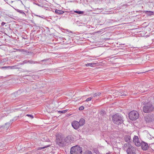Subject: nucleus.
I'll return each instance as SVG.
<instances>
[{
  "label": "nucleus",
  "instance_id": "f704fd0d",
  "mask_svg": "<svg viewBox=\"0 0 154 154\" xmlns=\"http://www.w3.org/2000/svg\"><path fill=\"white\" fill-rule=\"evenodd\" d=\"M36 16H39V17H40V16H38V15H36Z\"/></svg>",
  "mask_w": 154,
  "mask_h": 154
},
{
  "label": "nucleus",
  "instance_id": "423d86ee",
  "mask_svg": "<svg viewBox=\"0 0 154 154\" xmlns=\"http://www.w3.org/2000/svg\"><path fill=\"white\" fill-rule=\"evenodd\" d=\"M139 114L138 112L135 111L131 112L129 114V117L130 119L132 120H136L138 118Z\"/></svg>",
  "mask_w": 154,
  "mask_h": 154
},
{
  "label": "nucleus",
  "instance_id": "cd10ccee",
  "mask_svg": "<svg viewBox=\"0 0 154 154\" xmlns=\"http://www.w3.org/2000/svg\"><path fill=\"white\" fill-rule=\"evenodd\" d=\"M93 98L92 97H90L87 98L85 100L86 101H90Z\"/></svg>",
  "mask_w": 154,
  "mask_h": 154
},
{
  "label": "nucleus",
  "instance_id": "f257e3e1",
  "mask_svg": "<svg viewBox=\"0 0 154 154\" xmlns=\"http://www.w3.org/2000/svg\"><path fill=\"white\" fill-rule=\"evenodd\" d=\"M123 149L126 150L127 154H133L136 153L135 148L129 143H125L124 145Z\"/></svg>",
  "mask_w": 154,
  "mask_h": 154
},
{
  "label": "nucleus",
  "instance_id": "7ed1b4c3",
  "mask_svg": "<svg viewBox=\"0 0 154 154\" xmlns=\"http://www.w3.org/2000/svg\"><path fill=\"white\" fill-rule=\"evenodd\" d=\"M145 106L143 107V111L145 113H149L152 111L154 109V106L150 103L145 104L143 103Z\"/></svg>",
  "mask_w": 154,
  "mask_h": 154
},
{
  "label": "nucleus",
  "instance_id": "9d476101",
  "mask_svg": "<svg viewBox=\"0 0 154 154\" xmlns=\"http://www.w3.org/2000/svg\"><path fill=\"white\" fill-rule=\"evenodd\" d=\"M140 146H141L142 149L143 150H147L149 148L147 143L144 141H142L141 142V145Z\"/></svg>",
  "mask_w": 154,
  "mask_h": 154
},
{
  "label": "nucleus",
  "instance_id": "6ab92c4d",
  "mask_svg": "<svg viewBox=\"0 0 154 154\" xmlns=\"http://www.w3.org/2000/svg\"><path fill=\"white\" fill-rule=\"evenodd\" d=\"M50 146V145H48L47 146H45L44 147H38L37 149V150H41V149H45V148H46L48 147H49Z\"/></svg>",
  "mask_w": 154,
  "mask_h": 154
},
{
  "label": "nucleus",
  "instance_id": "72a5a7b5",
  "mask_svg": "<svg viewBox=\"0 0 154 154\" xmlns=\"http://www.w3.org/2000/svg\"><path fill=\"white\" fill-rule=\"evenodd\" d=\"M45 60H42L41 61H45Z\"/></svg>",
  "mask_w": 154,
  "mask_h": 154
},
{
  "label": "nucleus",
  "instance_id": "f03ea898",
  "mask_svg": "<svg viewBox=\"0 0 154 154\" xmlns=\"http://www.w3.org/2000/svg\"><path fill=\"white\" fill-rule=\"evenodd\" d=\"M56 143L60 146H63L65 145L64 137L62 134H58L56 136Z\"/></svg>",
  "mask_w": 154,
  "mask_h": 154
},
{
  "label": "nucleus",
  "instance_id": "39448f33",
  "mask_svg": "<svg viewBox=\"0 0 154 154\" xmlns=\"http://www.w3.org/2000/svg\"><path fill=\"white\" fill-rule=\"evenodd\" d=\"M112 120L114 123L117 125L121 124L123 122V117L117 114L113 116Z\"/></svg>",
  "mask_w": 154,
  "mask_h": 154
},
{
  "label": "nucleus",
  "instance_id": "2f4dec72",
  "mask_svg": "<svg viewBox=\"0 0 154 154\" xmlns=\"http://www.w3.org/2000/svg\"><path fill=\"white\" fill-rule=\"evenodd\" d=\"M106 154H111V152H109L106 153Z\"/></svg>",
  "mask_w": 154,
  "mask_h": 154
},
{
  "label": "nucleus",
  "instance_id": "bb28decb",
  "mask_svg": "<svg viewBox=\"0 0 154 154\" xmlns=\"http://www.w3.org/2000/svg\"><path fill=\"white\" fill-rule=\"evenodd\" d=\"M38 85L37 84H36L35 85V86H33L32 87V88L34 89H36L37 88H38V87H39L38 86Z\"/></svg>",
  "mask_w": 154,
  "mask_h": 154
},
{
  "label": "nucleus",
  "instance_id": "aec40b11",
  "mask_svg": "<svg viewBox=\"0 0 154 154\" xmlns=\"http://www.w3.org/2000/svg\"><path fill=\"white\" fill-rule=\"evenodd\" d=\"M95 64L96 63H89L86 64L85 66H86L93 67V65Z\"/></svg>",
  "mask_w": 154,
  "mask_h": 154
},
{
  "label": "nucleus",
  "instance_id": "9b49d317",
  "mask_svg": "<svg viewBox=\"0 0 154 154\" xmlns=\"http://www.w3.org/2000/svg\"><path fill=\"white\" fill-rule=\"evenodd\" d=\"M72 127L75 129H78L80 126L78 122L76 121H74L72 123Z\"/></svg>",
  "mask_w": 154,
  "mask_h": 154
},
{
  "label": "nucleus",
  "instance_id": "412c9836",
  "mask_svg": "<svg viewBox=\"0 0 154 154\" xmlns=\"http://www.w3.org/2000/svg\"><path fill=\"white\" fill-rule=\"evenodd\" d=\"M101 93L100 92H98L97 93H95L93 95L94 97H95L97 96H99L100 95Z\"/></svg>",
  "mask_w": 154,
  "mask_h": 154
},
{
  "label": "nucleus",
  "instance_id": "1a4fd4ad",
  "mask_svg": "<svg viewBox=\"0 0 154 154\" xmlns=\"http://www.w3.org/2000/svg\"><path fill=\"white\" fill-rule=\"evenodd\" d=\"M145 121L146 122H152L154 119V116L153 115H149L145 117Z\"/></svg>",
  "mask_w": 154,
  "mask_h": 154
},
{
  "label": "nucleus",
  "instance_id": "a211bd4d",
  "mask_svg": "<svg viewBox=\"0 0 154 154\" xmlns=\"http://www.w3.org/2000/svg\"><path fill=\"white\" fill-rule=\"evenodd\" d=\"M125 91H120L119 92V95L122 96H125L127 95L126 93H125L124 92H125Z\"/></svg>",
  "mask_w": 154,
  "mask_h": 154
},
{
  "label": "nucleus",
  "instance_id": "20e7f679",
  "mask_svg": "<svg viewBox=\"0 0 154 154\" xmlns=\"http://www.w3.org/2000/svg\"><path fill=\"white\" fill-rule=\"evenodd\" d=\"M82 148L78 145L71 147L70 150L71 154H82Z\"/></svg>",
  "mask_w": 154,
  "mask_h": 154
},
{
  "label": "nucleus",
  "instance_id": "4468645a",
  "mask_svg": "<svg viewBox=\"0 0 154 154\" xmlns=\"http://www.w3.org/2000/svg\"><path fill=\"white\" fill-rule=\"evenodd\" d=\"M78 122L79 123L80 126H81L85 124V120L84 119L81 118Z\"/></svg>",
  "mask_w": 154,
  "mask_h": 154
},
{
  "label": "nucleus",
  "instance_id": "473e14b6",
  "mask_svg": "<svg viewBox=\"0 0 154 154\" xmlns=\"http://www.w3.org/2000/svg\"><path fill=\"white\" fill-rule=\"evenodd\" d=\"M25 72H29V71H28V70H25Z\"/></svg>",
  "mask_w": 154,
  "mask_h": 154
},
{
  "label": "nucleus",
  "instance_id": "c85d7f7f",
  "mask_svg": "<svg viewBox=\"0 0 154 154\" xmlns=\"http://www.w3.org/2000/svg\"><path fill=\"white\" fill-rule=\"evenodd\" d=\"M84 109V107L83 106H82L79 107V110H83Z\"/></svg>",
  "mask_w": 154,
  "mask_h": 154
},
{
  "label": "nucleus",
  "instance_id": "5701e85b",
  "mask_svg": "<svg viewBox=\"0 0 154 154\" xmlns=\"http://www.w3.org/2000/svg\"><path fill=\"white\" fill-rule=\"evenodd\" d=\"M146 13L149 15H151L153 14V12L152 11H146Z\"/></svg>",
  "mask_w": 154,
  "mask_h": 154
},
{
  "label": "nucleus",
  "instance_id": "a878e982",
  "mask_svg": "<svg viewBox=\"0 0 154 154\" xmlns=\"http://www.w3.org/2000/svg\"><path fill=\"white\" fill-rule=\"evenodd\" d=\"M26 116L29 117L31 119H32L34 118L33 116L32 115L27 114Z\"/></svg>",
  "mask_w": 154,
  "mask_h": 154
},
{
  "label": "nucleus",
  "instance_id": "6e6552de",
  "mask_svg": "<svg viewBox=\"0 0 154 154\" xmlns=\"http://www.w3.org/2000/svg\"><path fill=\"white\" fill-rule=\"evenodd\" d=\"M39 63L38 62L33 61V60H24L23 62L21 64L23 65L25 64H26V63H29V64H35V63Z\"/></svg>",
  "mask_w": 154,
  "mask_h": 154
},
{
  "label": "nucleus",
  "instance_id": "4be33fe9",
  "mask_svg": "<svg viewBox=\"0 0 154 154\" xmlns=\"http://www.w3.org/2000/svg\"><path fill=\"white\" fill-rule=\"evenodd\" d=\"M68 110V109H66V110H64L63 111H58V112L60 114L65 113Z\"/></svg>",
  "mask_w": 154,
  "mask_h": 154
},
{
  "label": "nucleus",
  "instance_id": "b1692460",
  "mask_svg": "<svg viewBox=\"0 0 154 154\" xmlns=\"http://www.w3.org/2000/svg\"><path fill=\"white\" fill-rule=\"evenodd\" d=\"M74 12L75 13H78L79 14H82L84 13V12L83 11H75Z\"/></svg>",
  "mask_w": 154,
  "mask_h": 154
},
{
  "label": "nucleus",
  "instance_id": "7c9ffc66",
  "mask_svg": "<svg viewBox=\"0 0 154 154\" xmlns=\"http://www.w3.org/2000/svg\"><path fill=\"white\" fill-rule=\"evenodd\" d=\"M151 146H154V143H152L150 144Z\"/></svg>",
  "mask_w": 154,
  "mask_h": 154
},
{
  "label": "nucleus",
  "instance_id": "393cba45",
  "mask_svg": "<svg viewBox=\"0 0 154 154\" xmlns=\"http://www.w3.org/2000/svg\"><path fill=\"white\" fill-rule=\"evenodd\" d=\"M85 154H92L91 151L88 150L85 152Z\"/></svg>",
  "mask_w": 154,
  "mask_h": 154
},
{
  "label": "nucleus",
  "instance_id": "0eeeda50",
  "mask_svg": "<svg viewBox=\"0 0 154 154\" xmlns=\"http://www.w3.org/2000/svg\"><path fill=\"white\" fill-rule=\"evenodd\" d=\"M133 141L135 145L137 146H140L141 145V143L139 140V139L137 136L135 135L134 136L133 138Z\"/></svg>",
  "mask_w": 154,
  "mask_h": 154
},
{
  "label": "nucleus",
  "instance_id": "f8f14e48",
  "mask_svg": "<svg viewBox=\"0 0 154 154\" xmlns=\"http://www.w3.org/2000/svg\"><path fill=\"white\" fill-rule=\"evenodd\" d=\"M64 140L65 145L66 143L68 144L70 143L72 141L71 137H67L65 138H64Z\"/></svg>",
  "mask_w": 154,
  "mask_h": 154
},
{
  "label": "nucleus",
  "instance_id": "ddd939ff",
  "mask_svg": "<svg viewBox=\"0 0 154 154\" xmlns=\"http://www.w3.org/2000/svg\"><path fill=\"white\" fill-rule=\"evenodd\" d=\"M124 139L126 142H128V143H129L131 139V136L129 135H125L124 137Z\"/></svg>",
  "mask_w": 154,
  "mask_h": 154
},
{
  "label": "nucleus",
  "instance_id": "dca6fc26",
  "mask_svg": "<svg viewBox=\"0 0 154 154\" xmlns=\"http://www.w3.org/2000/svg\"><path fill=\"white\" fill-rule=\"evenodd\" d=\"M55 12L56 14H61L64 13V12L63 11L58 10L56 9L55 10Z\"/></svg>",
  "mask_w": 154,
  "mask_h": 154
},
{
  "label": "nucleus",
  "instance_id": "c756f323",
  "mask_svg": "<svg viewBox=\"0 0 154 154\" xmlns=\"http://www.w3.org/2000/svg\"><path fill=\"white\" fill-rule=\"evenodd\" d=\"M5 24V23H4V22H2L1 23V25L2 26H4Z\"/></svg>",
  "mask_w": 154,
  "mask_h": 154
},
{
  "label": "nucleus",
  "instance_id": "2eb2a0df",
  "mask_svg": "<svg viewBox=\"0 0 154 154\" xmlns=\"http://www.w3.org/2000/svg\"><path fill=\"white\" fill-rule=\"evenodd\" d=\"M2 69H14L17 68L16 67V66H3L1 67Z\"/></svg>",
  "mask_w": 154,
  "mask_h": 154
},
{
  "label": "nucleus",
  "instance_id": "f3484780",
  "mask_svg": "<svg viewBox=\"0 0 154 154\" xmlns=\"http://www.w3.org/2000/svg\"><path fill=\"white\" fill-rule=\"evenodd\" d=\"M15 10L17 11L18 12L22 14L23 15H24L25 16H26V15L23 11L17 9H15Z\"/></svg>",
  "mask_w": 154,
  "mask_h": 154
}]
</instances>
